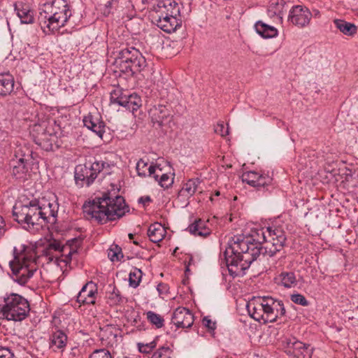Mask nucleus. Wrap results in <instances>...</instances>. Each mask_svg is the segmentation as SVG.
<instances>
[{"mask_svg": "<svg viewBox=\"0 0 358 358\" xmlns=\"http://www.w3.org/2000/svg\"><path fill=\"white\" fill-rule=\"evenodd\" d=\"M287 236L279 227L257 229L249 236L238 234L230 238L224 256L232 277L243 275L245 271L260 254L273 257L285 246Z\"/></svg>", "mask_w": 358, "mask_h": 358, "instance_id": "f257e3e1", "label": "nucleus"}, {"mask_svg": "<svg viewBox=\"0 0 358 358\" xmlns=\"http://www.w3.org/2000/svg\"><path fill=\"white\" fill-rule=\"evenodd\" d=\"M17 251L14 248V259L9 262L12 271V278L18 284L25 285L36 271V263L44 260L43 264L54 262L61 268L66 266L77 252L75 248L69 245H62L58 241L53 240L36 251L29 247L22 246Z\"/></svg>", "mask_w": 358, "mask_h": 358, "instance_id": "f03ea898", "label": "nucleus"}, {"mask_svg": "<svg viewBox=\"0 0 358 358\" xmlns=\"http://www.w3.org/2000/svg\"><path fill=\"white\" fill-rule=\"evenodd\" d=\"M118 192L119 189L117 192L113 189L85 203L83 205L85 217L98 223H106L124 216L129 212V206L126 205L124 199L117 194Z\"/></svg>", "mask_w": 358, "mask_h": 358, "instance_id": "7ed1b4c3", "label": "nucleus"}, {"mask_svg": "<svg viewBox=\"0 0 358 358\" xmlns=\"http://www.w3.org/2000/svg\"><path fill=\"white\" fill-rule=\"evenodd\" d=\"M57 211V203L43 198L41 200H31L27 204L16 203L13 207V215L18 223L31 228L35 225L42 226L49 222L51 218L55 219Z\"/></svg>", "mask_w": 358, "mask_h": 358, "instance_id": "20e7f679", "label": "nucleus"}, {"mask_svg": "<svg viewBox=\"0 0 358 358\" xmlns=\"http://www.w3.org/2000/svg\"><path fill=\"white\" fill-rule=\"evenodd\" d=\"M71 16V11L66 0H51L43 5L38 21L41 29L47 34L64 27Z\"/></svg>", "mask_w": 358, "mask_h": 358, "instance_id": "39448f33", "label": "nucleus"}, {"mask_svg": "<svg viewBox=\"0 0 358 358\" xmlns=\"http://www.w3.org/2000/svg\"><path fill=\"white\" fill-rule=\"evenodd\" d=\"M246 309L252 318L264 324L274 322L285 314L282 301L268 296L254 297L247 303Z\"/></svg>", "mask_w": 358, "mask_h": 358, "instance_id": "423d86ee", "label": "nucleus"}, {"mask_svg": "<svg viewBox=\"0 0 358 358\" xmlns=\"http://www.w3.org/2000/svg\"><path fill=\"white\" fill-rule=\"evenodd\" d=\"M30 310L28 301L17 294L11 293L0 299V319L21 322Z\"/></svg>", "mask_w": 358, "mask_h": 358, "instance_id": "0eeeda50", "label": "nucleus"}, {"mask_svg": "<svg viewBox=\"0 0 358 358\" xmlns=\"http://www.w3.org/2000/svg\"><path fill=\"white\" fill-rule=\"evenodd\" d=\"M115 64L120 71L131 76L144 69L146 60L138 50L129 47L118 52Z\"/></svg>", "mask_w": 358, "mask_h": 358, "instance_id": "6e6552de", "label": "nucleus"}, {"mask_svg": "<svg viewBox=\"0 0 358 358\" xmlns=\"http://www.w3.org/2000/svg\"><path fill=\"white\" fill-rule=\"evenodd\" d=\"M105 162L102 160L88 162L84 165H78L75 169V180L78 185L83 186L84 183L90 186L96 178L97 175L103 170Z\"/></svg>", "mask_w": 358, "mask_h": 358, "instance_id": "1a4fd4ad", "label": "nucleus"}, {"mask_svg": "<svg viewBox=\"0 0 358 358\" xmlns=\"http://www.w3.org/2000/svg\"><path fill=\"white\" fill-rule=\"evenodd\" d=\"M285 352L293 358H311L309 345L303 343L294 336L285 337L282 341Z\"/></svg>", "mask_w": 358, "mask_h": 358, "instance_id": "9d476101", "label": "nucleus"}, {"mask_svg": "<svg viewBox=\"0 0 358 358\" xmlns=\"http://www.w3.org/2000/svg\"><path fill=\"white\" fill-rule=\"evenodd\" d=\"M312 16V13L307 7L296 5L290 9L288 21L299 28H303L309 25Z\"/></svg>", "mask_w": 358, "mask_h": 358, "instance_id": "9b49d317", "label": "nucleus"}, {"mask_svg": "<svg viewBox=\"0 0 358 358\" xmlns=\"http://www.w3.org/2000/svg\"><path fill=\"white\" fill-rule=\"evenodd\" d=\"M31 135L35 143L43 150H48L52 148L54 136L47 130L45 124H35Z\"/></svg>", "mask_w": 358, "mask_h": 358, "instance_id": "f8f14e48", "label": "nucleus"}, {"mask_svg": "<svg viewBox=\"0 0 358 358\" xmlns=\"http://www.w3.org/2000/svg\"><path fill=\"white\" fill-rule=\"evenodd\" d=\"M171 323L177 328H189L194 323V315L189 309L179 307L173 313Z\"/></svg>", "mask_w": 358, "mask_h": 358, "instance_id": "ddd939ff", "label": "nucleus"}, {"mask_svg": "<svg viewBox=\"0 0 358 358\" xmlns=\"http://www.w3.org/2000/svg\"><path fill=\"white\" fill-rule=\"evenodd\" d=\"M97 294L96 284L90 281L78 292L76 301L83 305H94L95 304Z\"/></svg>", "mask_w": 358, "mask_h": 358, "instance_id": "4468645a", "label": "nucleus"}, {"mask_svg": "<svg viewBox=\"0 0 358 358\" xmlns=\"http://www.w3.org/2000/svg\"><path fill=\"white\" fill-rule=\"evenodd\" d=\"M152 15L179 18L180 7L174 0H162L158 3L157 7Z\"/></svg>", "mask_w": 358, "mask_h": 358, "instance_id": "2eb2a0df", "label": "nucleus"}, {"mask_svg": "<svg viewBox=\"0 0 358 358\" xmlns=\"http://www.w3.org/2000/svg\"><path fill=\"white\" fill-rule=\"evenodd\" d=\"M242 181L254 187H262L271 182V178L267 174L257 171H247L242 174Z\"/></svg>", "mask_w": 358, "mask_h": 358, "instance_id": "dca6fc26", "label": "nucleus"}, {"mask_svg": "<svg viewBox=\"0 0 358 358\" xmlns=\"http://www.w3.org/2000/svg\"><path fill=\"white\" fill-rule=\"evenodd\" d=\"M152 122L159 127L166 126L172 119L169 109L165 106H155L150 110Z\"/></svg>", "mask_w": 358, "mask_h": 358, "instance_id": "f3484780", "label": "nucleus"}, {"mask_svg": "<svg viewBox=\"0 0 358 358\" xmlns=\"http://www.w3.org/2000/svg\"><path fill=\"white\" fill-rule=\"evenodd\" d=\"M152 20L159 29L165 32L171 33L181 27L182 20L180 18L167 16L152 15Z\"/></svg>", "mask_w": 358, "mask_h": 358, "instance_id": "a211bd4d", "label": "nucleus"}, {"mask_svg": "<svg viewBox=\"0 0 358 358\" xmlns=\"http://www.w3.org/2000/svg\"><path fill=\"white\" fill-rule=\"evenodd\" d=\"M201 180L199 178H192L182 185L178 194V199L185 206L189 203V199L199 189Z\"/></svg>", "mask_w": 358, "mask_h": 358, "instance_id": "6ab92c4d", "label": "nucleus"}, {"mask_svg": "<svg viewBox=\"0 0 358 358\" xmlns=\"http://www.w3.org/2000/svg\"><path fill=\"white\" fill-rule=\"evenodd\" d=\"M49 341L50 349L55 352H63L68 343V336L63 331L56 329L50 334Z\"/></svg>", "mask_w": 358, "mask_h": 358, "instance_id": "aec40b11", "label": "nucleus"}, {"mask_svg": "<svg viewBox=\"0 0 358 358\" xmlns=\"http://www.w3.org/2000/svg\"><path fill=\"white\" fill-rule=\"evenodd\" d=\"M84 126L94 132L99 137L102 138L105 132V124L100 120L98 115H94L91 113L83 117Z\"/></svg>", "mask_w": 358, "mask_h": 358, "instance_id": "412c9836", "label": "nucleus"}, {"mask_svg": "<svg viewBox=\"0 0 358 358\" xmlns=\"http://www.w3.org/2000/svg\"><path fill=\"white\" fill-rule=\"evenodd\" d=\"M15 10L22 23L32 24L34 22V10L30 9L28 5L22 2L16 3L15 4Z\"/></svg>", "mask_w": 358, "mask_h": 358, "instance_id": "4be33fe9", "label": "nucleus"}, {"mask_svg": "<svg viewBox=\"0 0 358 358\" xmlns=\"http://www.w3.org/2000/svg\"><path fill=\"white\" fill-rule=\"evenodd\" d=\"M188 229L189 232L194 236L206 237L211 233V230L208 227L207 222L201 219L195 220L189 226Z\"/></svg>", "mask_w": 358, "mask_h": 358, "instance_id": "5701e85b", "label": "nucleus"}, {"mask_svg": "<svg viewBox=\"0 0 358 358\" xmlns=\"http://www.w3.org/2000/svg\"><path fill=\"white\" fill-rule=\"evenodd\" d=\"M334 24L345 36L354 37L357 33L358 28L354 23L347 22L344 20L335 19Z\"/></svg>", "mask_w": 358, "mask_h": 358, "instance_id": "b1692460", "label": "nucleus"}, {"mask_svg": "<svg viewBox=\"0 0 358 358\" xmlns=\"http://www.w3.org/2000/svg\"><path fill=\"white\" fill-rule=\"evenodd\" d=\"M14 78L10 73H0V94L7 96L13 91Z\"/></svg>", "mask_w": 358, "mask_h": 358, "instance_id": "393cba45", "label": "nucleus"}, {"mask_svg": "<svg viewBox=\"0 0 358 358\" xmlns=\"http://www.w3.org/2000/svg\"><path fill=\"white\" fill-rule=\"evenodd\" d=\"M255 28L258 34L264 38H274L278 36V29L273 26L267 24L262 21H258L255 24Z\"/></svg>", "mask_w": 358, "mask_h": 358, "instance_id": "a878e982", "label": "nucleus"}, {"mask_svg": "<svg viewBox=\"0 0 358 358\" xmlns=\"http://www.w3.org/2000/svg\"><path fill=\"white\" fill-rule=\"evenodd\" d=\"M166 234L165 228L159 223L155 222L151 224L148 230V236L153 243L161 241Z\"/></svg>", "mask_w": 358, "mask_h": 358, "instance_id": "bb28decb", "label": "nucleus"}, {"mask_svg": "<svg viewBox=\"0 0 358 358\" xmlns=\"http://www.w3.org/2000/svg\"><path fill=\"white\" fill-rule=\"evenodd\" d=\"M275 280L278 284L286 288H290L294 287L297 284L296 278L294 272L284 271L275 278Z\"/></svg>", "mask_w": 358, "mask_h": 358, "instance_id": "cd10ccee", "label": "nucleus"}, {"mask_svg": "<svg viewBox=\"0 0 358 358\" xmlns=\"http://www.w3.org/2000/svg\"><path fill=\"white\" fill-rule=\"evenodd\" d=\"M122 106L129 110L134 112L141 106V100L136 94H127Z\"/></svg>", "mask_w": 358, "mask_h": 358, "instance_id": "c85d7f7f", "label": "nucleus"}, {"mask_svg": "<svg viewBox=\"0 0 358 358\" xmlns=\"http://www.w3.org/2000/svg\"><path fill=\"white\" fill-rule=\"evenodd\" d=\"M27 170L24 158H20L18 160L13 162V174L16 177V178H22L27 172Z\"/></svg>", "mask_w": 358, "mask_h": 358, "instance_id": "c756f323", "label": "nucleus"}, {"mask_svg": "<svg viewBox=\"0 0 358 358\" xmlns=\"http://www.w3.org/2000/svg\"><path fill=\"white\" fill-rule=\"evenodd\" d=\"M164 168H168L169 171L171 170V166L166 162H164V166H162V164H152L148 168V175L152 176L155 180H157L160 178V175L166 173V172L164 171Z\"/></svg>", "mask_w": 358, "mask_h": 358, "instance_id": "7c9ffc66", "label": "nucleus"}, {"mask_svg": "<svg viewBox=\"0 0 358 358\" xmlns=\"http://www.w3.org/2000/svg\"><path fill=\"white\" fill-rule=\"evenodd\" d=\"M160 178H159L157 181L158 184L163 187L164 189H167L172 186L174 181L175 174L173 173L166 172L165 174H162L159 176Z\"/></svg>", "mask_w": 358, "mask_h": 358, "instance_id": "2f4dec72", "label": "nucleus"}, {"mask_svg": "<svg viewBox=\"0 0 358 358\" xmlns=\"http://www.w3.org/2000/svg\"><path fill=\"white\" fill-rule=\"evenodd\" d=\"M146 315L148 320L152 324L155 325L157 328H161L164 326V320L160 315L150 310L146 313Z\"/></svg>", "mask_w": 358, "mask_h": 358, "instance_id": "473e14b6", "label": "nucleus"}, {"mask_svg": "<svg viewBox=\"0 0 358 358\" xmlns=\"http://www.w3.org/2000/svg\"><path fill=\"white\" fill-rule=\"evenodd\" d=\"M142 278L141 270L135 268L129 273V285L134 288L138 286Z\"/></svg>", "mask_w": 358, "mask_h": 358, "instance_id": "72a5a7b5", "label": "nucleus"}, {"mask_svg": "<svg viewBox=\"0 0 358 358\" xmlns=\"http://www.w3.org/2000/svg\"><path fill=\"white\" fill-rule=\"evenodd\" d=\"M126 95L127 94H124L122 90L115 89L110 92V103L122 106L123 103H122V102L124 101Z\"/></svg>", "mask_w": 358, "mask_h": 358, "instance_id": "f704fd0d", "label": "nucleus"}, {"mask_svg": "<svg viewBox=\"0 0 358 358\" xmlns=\"http://www.w3.org/2000/svg\"><path fill=\"white\" fill-rule=\"evenodd\" d=\"M108 256L113 262L118 261L123 257L122 249L117 245H112L111 248L108 250Z\"/></svg>", "mask_w": 358, "mask_h": 358, "instance_id": "c9c22d12", "label": "nucleus"}, {"mask_svg": "<svg viewBox=\"0 0 358 358\" xmlns=\"http://www.w3.org/2000/svg\"><path fill=\"white\" fill-rule=\"evenodd\" d=\"M286 3L284 0H278L277 3L275 6H271L269 12L272 11L273 10V13L275 14H277L280 18L282 19V10L285 6Z\"/></svg>", "mask_w": 358, "mask_h": 358, "instance_id": "e433bc0d", "label": "nucleus"}, {"mask_svg": "<svg viewBox=\"0 0 358 358\" xmlns=\"http://www.w3.org/2000/svg\"><path fill=\"white\" fill-rule=\"evenodd\" d=\"M290 298H291L292 301L294 302V303H296V304H299V305H301L303 306H307L309 304V303H308V300L306 299V297L301 294H292Z\"/></svg>", "mask_w": 358, "mask_h": 358, "instance_id": "4c0bfd02", "label": "nucleus"}, {"mask_svg": "<svg viewBox=\"0 0 358 358\" xmlns=\"http://www.w3.org/2000/svg\"><path fill=\"white\" fill-rule=\"evenodd\" d=\"M156 347L155 341L150 342L149 343L143 344V343H138V348L139 352L148 354L150 353Z\"/></svg>", "mask_w": 358, "mask_h": 358, "instance_id": "58836bf2", "label": "nucleus"}, {"mask_svg": "<svg viewBox=\"0 0 358 358\" xmlns=\"http://www.w3.org/2000/svg\"><path fill=\"white\" fill-rule=\"evenodd\" d=\"M148 166V163L145 162L143 159H141L136 164V171L138 175L140 176H145L147 175L146 170Z\"/></svg>", "mask_w": 358, "mask_h": 358, "instance_id": "ea45409f", "label": "nucleus"}, {"mask_svg": "<svg viewBox=\"0 0 358 358\" xmlns=\"http://www.w3.org/2000/svg\"><path fill=\"white\" fill-rule=\"evenodd\" d=\"M89 358H112L109 351L106 350H95Z\"/></svg>", "mask_w": 358, "mask_h": 358, "instance_id": "a19ab883", "label": "nucleus"}, {"mask_svg": "<svg viewBox=\"0 0 358 358\" xmlns=\"http://www.w3.org/2000/svg\"><path fill=\"white\" fill-rule=\"evenodd\" d=\"M215 132L221 136H225L229 134V128H226L223 123H217L215 127Z\"/></svg>", "mask_w": 358, "mask_h": 358, "instance_id": "79ce46f5", "label": "nucleus"}, {"mask_svg": "<svg viewBox=\"0 0 358 358\" xmlns=\"http://www.w3.org/2000/svg\"><path fill=\"white\" fill-rule=\"evenodd\" d=\"M109 299L113 304H117L122 301V297L121 296L118 290L114 289L109 296Z\"/></svg>", "mask_w": 358, "mask_h": 358, "instance_id": "37998d69", "label": "nucleus"}, {"mask_svg": "<svg viewBox=\"0 0 358 358\" xmlns=\"http://www.w3.org/2000/svg\"><path fill=\"white\" fill-rule=\"evenodd\" d=\"M170 350L169 347H162L152 355V358H162Z\"/></svg>", "mask_w": 358, "mask_h": 358, "instance_id": "c03bdc74", "label": "nucleus"}, {"mask_svg": "<svg viewBox=\"0 0 358 358\" xmlns=\"http://www.w3.org/2000/svg\"><path fill=\"white\" fill-rule=\"evenodd\" d=\"M13 354L8 348L0 347V358H13Z\"/></svg>", "mask_w": 358, "mask_h": 358, "instance_id": "a18cd8bd", "label": "nucleus"}, {"mask_svg": "<svg viewBox=\"0 0 358 358\" xmlns=\"http://www.w3.org/2000/svg\"><path fill=\"white\" fill-rule=\"evenodd\" d=\"M203 325L207 327L210 330H214L215 329V322H213L210 319L205 317L202 321Z\"/></svg>", "mask_w": 358, "mask_h": 358, "instance_id": "49530a36", "label": "nucleus"}, {"mask_svg": "<svg viewBox=\"0 0 358 358\" xmlns=\"http://www.w3.org/2000/svg\"><path fill=\"white\" fill-rule=\"evenodd\" d=\"M151 201V199L149 196H141L138 199V203L145 205Z\"/></svg>", "mask_w": 358, "mask_h": 358, "instance_id": "de8ad7c7", "label": "nucleus"}, {"mask_svg": "<svg viewBox=\"0 0 358 358\" xmlns=\"http://www.w3.org/2000/svg\"><path fill=\"white\" fill-rule=\"evenodd\" d=\"M5 228L3 227V218L0 216V236H3L5 233Z\"/></svg>", "mask_w": 358, "mask_h": 358, "instance_id": "09e8293b", "label": "nucleus"}, {"mask_svg": "<svg viewBox=\"0 0 358 358\" xmlns=\"http://www.w3.org/2000/svg\"><path fill=\"white\" fill-rule=\"evenodd\" d=\"M166 288V285L163 284H159L157 286V290L159 292V294L162 293L163 289Z\"/></svg>", "mask_w": 358, "mask_h": 358, "instance_id": "8fccbe9b", "label": "nucleus"}, {"mask_svg": "<svg viewBox=\"0 0 358 358\" xmlns=\"http://www.w3.org/2000/svg\"><path fill=\"white\" fill-rule=\"evenodd\" d=\"M314 12H315V16H317V15H318L320 14V12L318 10H314Z\"/></svg>", "mask_w": 358, "mask_h": 358, "instance_id": "3c124183", "label": "nucleus"}, {"mask_svg": "<svg viewBox=\"0 0 358 358\" xmlns=\"http://www.w3.org/2000/svg\"><path fill=\"white\" fill-rule=\"evenodd\" d=\"M129 237L130 239H132L133 237H134V235L132 234H129Z\"/></svg>", "mask_w": 358, "mask_h": 358, "instance_id": "603ef678", "label": "nucleus"}, {"mask_svg": "<svg viewBox=\"0 0 358 358\" xmlns=\"http://www.w3.org/2000/svg\"><path fill=\"white\" fill-rule=\"evenodd\" d=\"M215 195L216 196H219L220 195V192H216Z\"/></svg>", "mask_w": 358, "mask_h": 358, "instance_id": "864d4df0", "label": "nucleus"}, {"mask_svg": "<svg viewBox=\"0 0 358 358\" xmlns=\"http://www.w3.org/2000/svg\"><path fill=\"white\" fill-rule=\"evenodd\" d=\"M134 243L138 245V243L136 241H134Z\"/></svg>", "mask_w": 358, "mask_h": 358, "instance_id": "5fc2aeb1", "label": "nucleus"}]
</instances>
